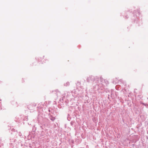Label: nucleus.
I'll use <instances>...</instances> for the list:
<instances>
[{"mask_svg": "<svg viewBox=\"0 0 148 148\" xmlns=\"http://www.w3.org/2000/svg\"><path fill=\"white\" fill-rule=\"evenodd\" d=\"M103 79L101 78H99L92 75L87 77L86 79L87 82L92 83L93 88L95 90H99L103 89V87L101 86V85L99 83Z\"/></svg>", "mask_w": 148, "mask_h": 148, "instance_id": "obj_1", "label": "nucleus"}, {"mask_svg": "<svg viewBox=\"0 0 148 148\" xmlns=\"http://www.w3.org/2000/svg\"><path fill=\"white\" fill-rule=\"evenodd\" d=\"M9 144L11 147V148H12V147H14V146H16V147H18L19 146H22V143L20 141L17 142L15 139H10V143Z\"/></svg>", "mask_w": 148, "mask_h": 148, "instance_id": "obj_2", "label": "nucleus"}, {"mask_svg": "<svg viewBox=\"0 0 148 148\" xmlns=\"http://www.w3.org/2000/svg\"><path fill=\"white\" fill-rule=\"evenodd\" d=\"M133 16L132 18V20H134V21L135 22L136 19L138 18L140 14V10L138 9H137L136 10H134L133 12Z\"/></svg>", "mask_w": 148, "mask_h": 148, "instance_id": "obj_3", "label": "nucleus"}, {"mask_svg": "<svg viewBox=\"0 0 148 148\" xmlns=\"http://www.w3.org/2000/svg\"><path fill=\"white\" fill-rule=\"evenodd\" d=\"M99 78H101L103 80L102 81H101L99 83H100L101 85V86H102L103 87V89L102 90H103V86H105V85H107V84H108L109 82L108 81L105 79H104L102 77H100Z\"/></svg>", "mask_w": 148, "mask_h": 148, "instance_id": "obj_4", "label": "nucleus"}, {"mask_svg": "<svg viewBox=\"0 0 148 148\" xmlns=\"http://www.w3.org/2000/svg\"><path fill=\"white\" fill-rule=\"evenodd\" d=\"M36 106V104L35 103H32L31 105H30L29 106V109H30V108H31V106H32V108H34Z\"/></svg>", "mask_w": 148, "mask_h": 148, "instance_id": "obj_5", "label": "nucleus"}, {"mask_svg": "<svg viewBox=\"0 0 148 148\" xmlns=\"http://www.w3.org/2000/svg\"><path fill=\"white\" fill-rule=\"evenodd\" d=\"M49 118L53 121L56 119L55 117H53L52 116H50Z\"/></svg>", "mask_w": 148, "mask_h": 148, "instance_id": "obj_6", "label": "nucleus"}, {"mask_svg": "<svg viewBox=\"0 0 148 148\" xmlns=\"http://www.w3.org/2000/svg\"><path fill=\"white\" fill-rule=\"evenodd\" d=\"M70 85V83L69 82H67L66 83H64V86H67Z\"/></svg>", "mask_w": 148, "mask_h": 148, "instance_id": "obj_7", "label": "nucleus"}, {"mask_svg": "<svg viewBox=\"0 0 148 148\" xmlns=\"http://www.w3.org/2000/svg\"><path fill=\"white\" fill-rule=\"evenodd\" d=\"M74 123V121H72L71 122L70 124L71 126H73Z\"/></svg>", "mask_w": 148, "mask_h": 148, "instance_id": "obj_8", "label": "nucleus"}, {"mask_svg": "<svg viewBox=\"0 0 148 148\" xmlns=\"http://www.w3.org/2000/svg\"><path fill=\"white\" fill-rule=\"evenodd\" d=\"M80 83L79 81H78L77 83L76 84V85L79 86L80 85Z\"/></svg>", "mask_w": 148, "mask_h": 148, "instance_id": "obj_9", "label": "nucleus"}, {"mask_svg": "<svg viewBox=\"0 0 148 148\" xmlns=\"http://www.w3.org/2000/svg\"><path fill=\"white\" fill-rule=\"evenodd\" d=\"M18 135L19 136L21 137V136H22V134H21V132H19L18 133Z\"/></svg>", "mask_w": 148, "mask_h": 148, "instance_id": "obj_10", "label": "nucleus"}, {"mask_svg": "<svg viewBox=\"0 0 148 148\" xmlns=\"http://www.w3.org/2000/svg\"><path fill=\"white\" fill-rule=\"evenodd\" d=\"M3 144H1L0 143V148H3Z\"/></svg>", "mask_w": 148, "mask_h": 148, "instance_id": "obj_11", "label": "nucleus"}, {"mask_svg": "<svg viewBox=\"0 0 148 148\" xmlns=\"http://www.w3.org/2000/svg\"><path fill=\"white\" fill-rule=\"evenodd\" d=\"M57 90H55L54 91H53L52 92H54L55 93V94H56V93L57 92Z\"/></svg>", "mask_w": 148, "mask_h": 148, "instance_id": "obj_12", "label": "nucleus"}, {"mask_svg": "<svg viewBox=\"0 0 148 148\" xmlns=\"http://www.w3.org/2000/svg\"><path fill=\"white\" fill-rule=\"evenodd\" d=\"M112 83L114 84H116V82H115L114 81H113Z\"/></svg>", "mask_w": 148, "mask_h": 148, "instance_id": "obj_13", "label": "nucleus"}, {"mask_svg": "<svg viewBox=\"0 0 148 148\" xmlns=\"http://www.w3.org/2000/svg\"><path fill=\"white\" fill-rule=\"evenodd\" d=\"M142 104H143V105H144V106H146V104H145V103H141Z\"/></svg>", "mask_w": 148, "mask_h": 148, "instance_id": "obj_14", "label": "nucleus"}, {"mask_svg": "<svg viewBox=\"0 0 148 148\" xmlns=\"http://www.w3.org/2000/svg\"><path fill=\"white\" fill-rule=\"evenodd\" d=\"M127 16H125L126 18H128V17H127Z\"/></svg>", "mask_w": 148, "mask_h": 148, "instance_id": "obj_15", "label": "nucleus"}, {"mask_svg": "<svg viewBox=\"0 0 148 148\" xmlns=\"http://www.w3.org/2000/svg\"><path fill=\"white\" fill-rule=\"evenodd\" d=\"M75 90H73L72 92H75Z\"/></svg>", "mask_w": 148, "mask_h": 148, "instance_id": "obj_16", "label": "nucleus"}, {"mask_svg": "<svg viewBox=\"0 0 148 148\" xmlns=\"http://www.w3.org/2000/svg\"><path fill=\"white\" fill-rule=\"evenodd\" d=\"M130 13V11H128L127 12V14H129Z\"/></svg>", "mask_w": 148, "mask_h": 148, "instance_id": "obj_17", "label": "nucleus"}, {"mask_svg": "<svg viewBox=\"0 0 148 148\" xmlns=\"http://www.w3.org/2000/svg\"><path fill=\"white\" fill-rule=\"evenodd\" d=\"M48 111H49V112H50V109H49V110Z\"/></svg>", "mask_w": 148, "mask_h": 148, "instance_id": "obj_18", "label": "nucleus"}, {"mask_svg": "<svg viewBox=\"0 0 148 148\" xmlns=\"http://www.w3.org/2000/svg\"><path fill=\"white\" fill-rule=\"evenodd\" d=\"M132 12V10H131V11H130V12Z\"/></svg>", "mask_w": 148, "mask_h": 148, "instance_id": "obj_19", "label": "nucleus"}, {"mask_svg": "<svg viewBox=\"0 0 148 148\" xmlns=\"http://www.w3.org/2000/svg\"><path fill=\"white\" fill-rule=\"evenodd\" d=\"M115 80H116V81H117V79H115Z\"/></svg>", "mask_w": 148, "mask_h": 148, "instance_id": "obj_20", "label": "nucleus"}, {"mask_svg": "<svg viewBox=\"0 0 148 148\" xmlns=\"http://www.w3.org/2000/svg\"><path fill=\"white\" fill-rule=\"evenodd\" d=\"M137 20L136 23H137V21H137V20Z\"/></svg>", "mask_w": 148, "mask_h": 148, "instance_id": "obj_21", "label": "nucleus"}, {"mask_svg": "<svg viewBox=\"0 0 148 148\" xmlns=\"http://www.w3.org/2000/svg\"><path fill=\"white\" fill-rule=\"evenodd\" d=\"M117 86H116V87H117Z\"/></svg>", "mask_w": 148, "mask_h": 148, "instance_id": "obj_22", "label": "nucleus"}, {"mask_svg": "<svg viewBox=\"0 0 148 148\" xmlns=\"http://www.w3.org/2000/svg\"><path fill=\"white\" fill-rule=\"evenodd\" d=\"M121 81H122V80H121Z\"/></svg>", "mask_w": 148, "mask_h": 148, "instance_id": "obj_23", "label": "nucleus"}]
</instances>
